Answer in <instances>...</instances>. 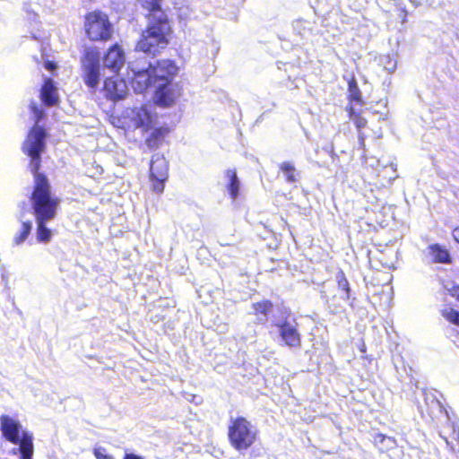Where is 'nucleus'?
I'll list each match as a JSON object with an SVG mask.
<instances>
[{
    "mask_svg": "<svg viewBox=\"0 0 459 459\" xmlns=\"http://www.w3.org/2000/svg\"><path fill=\"white\" fill-rule=\"evenodd\" d=\"M168 170L169 165L164 158H157L151 161L149 178L151 188L154 193H163L165 182L168 179Z\"/></svg>",
    "mask_w": 459,
    "mask_h": 459,
    "instance_id": "nucleus-8",
    "label": "nucleus"
},
{
    "mask_svg": "<svg viewBox=\"0 0 459 459\" xmlns=\"http://www.w3.org/2000/svg\"><path fill=\"white\" fill-rule=\"evenodd\" d=\"M170 132L169 126H160L154 128L145 139V144L151 150L158 149L165 141V138Z\"/></svg>",
    "mask_w": 459,
    "mask_h": 459,
    "instance_id": "nucleus-16",
    "label": "nucleus"
},
{
    "mask_svg": "<svg viewBox=\"0 0 459 459\" xmlns=\"http://www.w3.org/2000/svg\"><path fill=\"white\" fill-rule=\"evenodd\" d=\"M254 315L267 316L273 308V303L269 299H262L252 304Z\"/></svg>",
    "mask_w": 459,
    "mask_h": 459,
    "instance_id": "nucleus-23",
    "label": "nucleus"
},
{
    "mask_svg": "<svg viewBox=\"0 0 459 459\" xmlns=\"http://www.w3.org/2000/svg\"><path fill=\"white\" fill-rule=\"evenodd\" d=\"M162 0H142L147 11V25L135 44V50L155 56L167 48L172 34L171 20L161 8Z\"/></svg>",
    "mask_w": 459,
    "mask_h": 459,
    "instance_id": "nucleus-2",
    "label": "nucleus"
},
{
    "mask_svg": "<svg viewBox=\"0 0 459 459\" xmlns=\"http://www.w3.org/2000/svg\"><path fill=\"white\" fill-rule=\"evenodd\" d=\"M44 67L48 71H54L57 68V65L54 61L47 60L44 62Z\"/></svg>",
    "mask_w": 459,
    "mask_h": 459,
    "instance_id": "nucleus-31",
    "label": "nucleus"
},
{
    "mask_svg": "<svg viewBox=\"0 0 459 459\" xmlns=\"http://www.w3.org/2000/svg\"><path fill=\"white\" fill-rule=\"evenodd\" d=\"M31 231V222L30 221H23L22 223V229L20 232L14 236L13 241L15 245L19 246L22 244L28 238Z\"/></svg>",
    "mask_w": 459,
    "mask_h": 459,
    "instance_id": "nucleus-26",
    "label": "nucleus"
},
{
    "mask_svg": "<svg viewBox=\"0 0 459 459\" xmlns=\"http://www.w3.org/2000/svg\"><path fill=\"white\" fill-rule=\"evenodd\" d=\"M348 101L349 105H352V103H357L360 106L364 104V100L362 99L361 91L359 88L357 81L355 77H351L348 81Z\"/></svg>",
    "mask_w": 459,
    "mask_h": 459,
    "instance_id": "nucleus-20",
    "label": "nucleus"
},
{
    "mask_svg": "<svg viewBox=\"0 0 459 459\" xmlns=\"http://www.w3.org/2000/svg\"><path fill=\"white\" fill-rule=\"evenodd\" d=\"M181 96V88L171 82L160 84L153 96L154 103L160 108L172 107Z\"/></svg>",
    "mask_w": 459,
    "mask_h": 459,
    "instance_id": "nucleus-9",
    "label": "nucleus"
},
{
    "mask_svg": "<svg viewBox=\"0 0 459 459\" xmlns=\"http://www.w3.org/2000/svg\"><path fill=\"white\" fill-rule=\"evenodd\" d=\"M429 252L434 263L450 264L452 262L449 252L439 244L430 245Z\"/></svg>",
    "mask_w": 459,
    "mask_h": 459,
    "instance_id": "nucleus-18",
    "label": "nucleus"
},
{
    "mask_svg": "<svg viewBox=\"0 0 459 459\" xmlns=\"http://www.w3.org/2000/svg\"><path fill=\"white\" fill-rule=\"evenodd\" d=\"M21 423L9 415L0 416V430L4 439L19 446L21 459H32L34 446L32 435L27 431L21 433Z\"/></svg>",
    "mask_w": 459,
    "mask_h": 459,
    "instance_id": "nucleus-6",
    "label": "nucleus"
},
{
    "mask_svg": "<svg viewBox=\"0 0 459 459\" xmlns=\"http://www.w3.org/2000/svg\"><path fill=\"white\" fill-rule=\"evenodd\" d=\"M82 29L91 42L107 43L114 37V25L105 12L95 9L83 16Z\"/></svg>",
    "mask_w": 459,
    "mask_h": 459,
    "instance_id": "nucleus-5",
    "label": "nucleus"
},
{
    "mask_svg": "<svg viewBox=\"0 0 459 459\" xmlns=\"http://www.w3.org/2000/svg\"><path fill=\"white\" fill-rule=\"evenodd\" d=\"M227 436L230 446L243 453L255 446L258 440V430L247 417L237 416L230 419Z\"/></svg>",
    "mask_w": 459,
    "mask_h": 459,
    "instance_id": "nucleus-4",
    "label": "nucleus"
},
{
    "mask_svg": "<svg viewBox=\"0 0 459 459\" xmlns=\"http://www.w3.org/2000/svg\"><path fill=\"white\" fill-rule=\"evenodd\" d=\"M102 91L107 100L117 101L127 94V85L124 79L116 76L105 78Z\"/></svg>",
    "mask_w": 459,
    "mask_h": 459,
    "instance_id": "nucleus-10",
    "label": "nucleus"
},
{
    "mask_svg": "<svg viewBox=\"0 0 459 459\" xmlns=\"http://www.w3.org/2000/svg\"><path fill=\"white\" fill-rule=\"evenodd\" d=\"M443 316L450 323L459 325V311L450 308L443 312Z\"/></svg>",
    "mask_w": 459,
    "mask_h": 459,
    "instance_id": "nucleus-27",
    "label": "nucleus"
},
{
    "mask_svg": "<svg viewBox=\"0 0 459 459\" xmlns=\"http://www.w3.org/2000/svg\"><path fill=\"white\" fill-rule=\"evenodd\" d=\"M397 16L401 20L402 23L406 22L407 16H408V11L406 10V8L405 7H400L397 10Z\"/></svg>",
    "mask_w": 459,
    "mask_h": 459,
    "instance_id": "nucleus-30",
    "label": "nucleus"
},
{
    "mask_svg": "<svg viewBox=\"0 0 459 459\" xmlns=\"http://www.w3.org/2000/svg\"><path fill=\"white\" fill-rule=\"evenodd\" d=\"M102 60L106 68L115 74H118L125 64V53L122 46L118 43H114L109 46Z\"/></svg>",
    "mask_w": 459,
    "mask_h": 459,
    "instance_id": "nucleus-11",
    "label": "nucleus"
},
{
    "mask_svg": "<svg viewBox=\"0 0 459 459\" xmlns=\"http://www.w3.org/2000/svg\"><path fill=\"white\" fill-rule=\"evenodd\" d=\"M82 77L85 85L95 91L100 80V51L96 47H88L81 57Z\"/></svg>",
    "mask_w": 459,
    "mask_h": 459,
    "instance_id": "nucleus-7",
    "label": "nucleus"
},
{
    "mask_svg": "<svg viewBox=\"0 0 459 459\" xmlns=\"http://www.w3.org/2000/svg\"><path fill=\"white\" fill-rule=\"evenodd\" d=\"M39 98L46 107H53L58 104L59 95L57 88L51 78L44 80L40 89Z\"/></svg>",
    "mask_w": 459,
    "mask_h": 459,
    "instance_id": "nucleus-14",
    "label": "nucleus"
},
{
    "mask_svg": "<svg viewBox=\"0 0 459 459\" xmlns=\"http://www.w3.org/2000/svg\"><path fill=\"white\" fill-rule=\"evenodd\" d=\"M276 326L279 328V335L284 344L290 348H299L301 346V334L296 325H291L287 320H283Z\"/></svg>",
    "mask_w": 459,
    "mask_h": 459,
    "instance_id": "nucleus-12",
    "label": "nucleus"
},
{
    "mask_svg": "<svg viewBox=\"0 0 459 459\" xmlns=\"http://www.w3.org/2000/svg\"><path fill=\"white\" fill-rule=\"evenodd\" d=\"M440 436L453 451H459V428L457 426L452 422L446 423Z\"/></svg>",
    "mask_w": 459,
    "mask_h": 459,
    "instance_id": "nucleus-17",
    "label": "nucleus"
},
{
    "mask_svg": "<svg viewBox=\"0 0 459 459\" xmlns=\"http://www.w3.org/2000/svg\"><path fill=\"white\" fill-rule=\"evenodd\" d=\"M45 149V130L39 126L31 127L22 146V152L30 159L28 167L33 176L29 201L35 218H56L61 200L53 194L48 177L40 172L41 153Z\"/></svg>",
    "mask_w": 459,
    "mask_h": 459,
    "instance_id": "nucleus-1",
    "label": "nucleus"
},
{
    "mask_svg": "<svg viewBox=\"0 0 459 459\" xmlns=\"http://www.w3.org/2000/svg\"><path fill=\"white\" fill-rule=\"evenodd\" d=\"M373 443L382 453L396 446V440L394 437L382 433L375 435Z\"/></svg>",
    "mask_w": 459,
    "mask_h": 459,
    "instance_id": "nucleus-22",
    "label": "nucleus"
},
{
    "mask_svg": "<svg viewBox=\"0 0 459 459\" xmlns=\"http://www.w3.org/2000/svg\"><path fill=\"white\" fill-rule=\"evenodd\" d=\"M125 116L130 119L134 128L148 131L152 124V114L144 106L128 108L125 111Z\"/></svg>",
    "mask_w": 459,
    "mask_h": 459,
    "instance_id": "nucleus-13",
    "label": "nucleus"
},
{
    "mask_svg": "<svg viewBox=\"0 0 459 459\" xmlns=\"http://www.w3.org/2000/svg\"><path fill=\"white\" fill-rule=\"evenodd\" d=\"M94 455L97 459H115L112 455L106 454L104 448L94 449Z\"/></svg>",
    "mask_w": 459,
    "mask_h": 459,
    "instance_id": "nucleus-29",
    "label": "nucleus"
},
{
    "mask_svg": "<svg viewBox=\"0 0 459 459\" xmlns=\"http://www.w3.org/2000/svg\"><path fill=\"white\" fill-rule=\"evenodd\" d=\"M178 67L173 60L160 59L150 64L146 69L134 73L133 84L139 91H143L155 84L171 82Z\"/></svg>",
    "mask_w": 459,
    "mask_h": 459,
    "instance_id": "nucleus-3",
    "label": "nucleus"
},
{
    "mask_svg": "<svg viewBox=\"0 0 459 459\" xmlns=\"http://www.w3.org/2000/svg\"><path fill=\"white\" fill-rule=\"evenodd\" d=\"M350 119L353 122L358 130L359 145L363 151L366 150V135L361 132L368 125L367 119L362 116L361 111H356L352 105H348L346 108Z\"/></svg>",
    "mask_w": 459,
    "mask_h": 459,
    "instance_id": "nucleus-15",
    "label": "nucleus"
},
{
    "mask_svg": "<svg viewBox=\"0 0 459 459\" xmlns=\"http://www.w3.org/2000/svg\"><path fill=\"white\" fill-rule=\"evenodd\" d=\"M123 459H143V457L135 454L128 453L124 455Z\"/></svg>",
    "mask_w": 459,
    "mask_h": 459,
    "instance_id": "nucleus-33",
    "label": "nucleus"
},
{
    "mask_svg": "<svg viewBox=\"0 0 459 459\" xmlns=\"http://www.w3.org/2000/svg\"><path fill=\"white\" fill-rule=\"evenodd\" d=\"M337 286L339 290L342 291V298L344 300H349L351 295V290L350 287L349 281L342 270H340L336 274Z\"/></svg>",
    "mask_w": 459,
    "mask_h": 459,
    "instance_id": "nucleus-24",
    "label": "nucleus"
},
{
    "mask_svg": "<svg viewBox=\"0 0 459 459\" xmlns=\"http://www.w3.org/2000/svg\"><path fill=\"white\" fill-rule=\"evenodd\" d=\"M450 295L459 300V285H455L450 289Z\"/></svg>",
    "mask_w": 459,
    "mask_h": 459,
    "instance_id": "nucleus-32",
    "label": "nucleus"
},
{
    "mask_svg": "<svg viewBox=\"0 0 459 459\" xmlns=\"http://www.w3.org/2000/svg\"><path fill=\"white\" fill-rule=\"evenodd\" d=\"M55 218H35L37 224V239L40 243H48L51 239V230L47 227V222Z\"/></svg>",
    "mask_w": 459,
    "mask_h": 459,
    "instance_id": "nucleus-19",
    "label": "nucleus"
},
{
    "mask_svg": "<svg viewBox=\"0 0 459 459\" xmlns=\"http://www.w3.org/2000/svg\"><path fill=\"white\" fill-rule=\"evenodd\" d=\"M30 108L36 117V124L32 127L39 126L38 122L42 118L43 111L40 108H39V107L35 104L31 105ZM39 127H40V126H39ZM41 128H42V126H41ZM43 129L46 130L44 127H43ZM45 132L47 133V131H45Z\"/></svg>",
    "mask_w": 459,
    "mask_h": 459,
    "instance_id": "nucleus-28",
    "label": "nucleus"
},
{
    "mask_svg": "<svg viewBox=\"0 0 459 459\" xmlns=\"http://www.w3.org/2000/svg\"><path fill=\"white\" fill-rule=\"evenodd\" d=\"M280 170L283 173L285 180L288 183H295L298 180L299 173L294 165L289 161L280 164Z\"/></svg>",
    "mask_w": 459,
    "mask_h": 459,
    "instance_id": "nucleus-25",
    "label": "nucleus"
},
{
    "mask_svg": "<svg viewBox=\"0 0 459 459\" xmlns=\"http://www.w3.org/2000/svg\"><path fill=\"white\" fill-rule=\"evenodd\" d=\"M333 313L339 312V309H338V308H334V309L333 310Z\"/></svg>",
    "mask_w": 459,
    "mask_h": 459,
    "instance_id": "nucleus-35",
    "label": "nucleus"
},
{
    "mask_svg": "<svg viewBox=\"0 0 459 459\" xmlns=\"http://www.w3.org/2000/svg\"><path fill=\"white\" fill-rule=\"evenodd\" d=\"M226 177L229 179V184L227 185V190L230 195V197L235 200L238 195L240 183L237 176V172L235 169H227Z\"/></svg>",
    "mask_w": 459,
    "mask_h": 459,
    "instance_id": "nucleus-21",
    "label": "nucleus"
},
{
    "mask_svg": "<svg viewBox=\"0 0 459 459\" xmlns=\"http://www.w3.org/2000/svg\"><path fill=\"white\" fill-rule=\"evenodd\" d=\"M452 234H453L454 239L459 244V226L455 227L453 230Z\"/></svg>",
    "mask_w": 459,
    "mask_h": 459,
    "instance_id": "nucleus-34",
    "label": "nucleus"
}]
</instances>
